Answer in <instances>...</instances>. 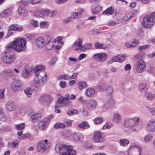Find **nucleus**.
I'll list each match as a JSON object with an SVG mask.
<instances>
[{"mask_svg":"<svg viewBox=\"0 0 155 155\" xmlns=\"http://www.w3.org/2000/svg\"><path fill=\"white\" fill-rule=\"evenodd\" d=\"M78 111L76 109H73L67 112V114L70 116L76 114H78Z\"/></svg>","mask_w":155,"mask_h":155,"instance_id":"8fccbe9b","label":"nucleus"},{"mask_svg":"<svg viewBox=\"0 0 155 155\" xmlns=\"http://www.w3.org/2000/svg\"><path fill=\"white\" fill-rule=\"evenodd\" d=\"M64 135L66 137H71L72 134L70 131L66 130L64 132Z\"/></svg>","mask_w":155,"mask_h":155,"instance_id":"4d7b16f0","label":"nucleus"},{"mask_svg":"<svg viewBox=\"0 0 155 155\" xmlns=\"http://www.w3.org/2000/svg\"><path fill=\"white\" fill-rule=\"evenodd\" d=\"M74 139L77 141L81 140L83 138V136L81 134L75 133L73 135Z\"/></svg>","mask_w":155,"mask_h":155,"instance_id":"473e14b6","label":"nucleus"},{"mask_svg":"<svg viewBox=\"0 0 155 155\" xmlns=\"http://www.w3.org/2000/svg\"><path fill=\"white\" fill-rule=\"evenodd\" d=\"M78 127L84 129L89 127V125L87 122L84 121L78 124Z\"/></svg>","mask_w":155,"mask_h":155,"instance_id":"4c0bfd02","label":"nucleus"},{"mask_svg":"<svg viewBox=\"0 0 155 155\" xmlns=\"http://www.w3.org/2000/svg\"><path fill=\"white\" fill-rule=\"evenodd\" d=\"M114 9L112 7H110L107 8L103 12V15H111L114 12Z\"/></svg>","mask_w":155,"mask_h":155,"instance_id":"c756f323","label":"nucleus"},{"mask_svg":"<svg viewBox=\"0 0 155 155\" xmlns=\"http://www.w3.org/2000/svg\"><path fill=\"white\" fill-rule=\"evenodd\" d=\"M25 127V124L24 123H22L18 124L15 125V127L18 130H21L24 129Z\"/></svg>","mask_w":155,"mask_h":155,"instance_id":"de8ad7c7","label":"nucleus"},{"mask_svg":"<svg viewBox=\"0 0 155 155\" xmlns=\"http://www.w3.org/2000/svg\"><path fill=\"white\" fill-rule=\"evenodd\" d=\"M19 141L18 140H13L12 142H10L8 143V146L12 148H16L18 147L19 145Z\"/></svg>","mask_w":155,"mask_h":155,"instance_id":"c85d7f7f","label":"nucleus"},{"mask_svg":"<svg viewBox=\"0 0 155 155\" xmlns=\"http://www.w3.org/2000/svg\"><path fill=\"white\" fill-rule=\"evenodd\" d=\"M101 7L98 5H95L92 7V12L94 14H97L101 10Z\"/></svg>","mask_w":155,"mask_h":155,"instance_id":"bb28decb","label":"nucleus"},{"mask_svg":"<svg viewBox=\"0 0 155 155\" xmlns=\"http://www.w3.org/2000/svg\"><path fill=\"white\" fill-rule=\"evenodd\" d=\"M87 107L89 110H92L94 109L97 106V102L94 99L89 100L86 103Z\"/></svg>","mask_w":155,"mask_h":155,"instance_id":"dca6fc26","label":"nucleus"},{"mask_svg":"<svg viewBox=\"0 0 155 155\" xmlns=\"http://www.w3.org/2000/svg\"><path fill=\"white\" fill-rule=\"evenodd\" d=\"M139 119V118L137 117L127 119L124 121V126L127 128H131L138 124Z\"/></svg>","mask_w":155,"mask_h":155,"instance_id":"423d86ee","label":"nucleus"},{"mask_svg":"<svg viewBox=\"0 0 155 155\" xmlns=\"http://www.w3.org/2000/svg\"><path fill=\"white\" fill-rule=\"evenodd\" d=\"M106 139L103 133L99 132H95L93 137V140L95 142H103Z\"/></svg>","mask_w":155,"mask_h":155,"instance_id":"6e6552de","label":"nucleus"},{"mask_svg":"<svg viewBox=\"0 0 155 155\" xmlns=\"http://www.w3.org/2000/svg\"><path fill=\"white\" fill-rule=\"evenodd\" d=\"M15 59V55L12 52L8 51L3 52L2 56V61L8 64H11L14 62Z\"/></svg>","mask_w":155,"mask_h":155,"instance_id":"39448f33","label":"nucleus"},{"mask_svg":"<svg viewBox=\"0 0 155 155\" xmlns=\"http://www.w3.org/2000/svg\"><path fill=\"white\" fill-rule=\"evenodd\" d=\"M125 59V57L123 55H118L112 58V59L109 60L108 62L110 64L114 62H122Z\"/></svg>","mask_w":155,"mask_h":155,"instance_id":"2eb2a0df","label":"nucleus"},{"mask_svg":"<svg viewBox=\"0 0 155 155\" xmlns=\"http://www.w3.org/2000/svg\"><path fill=\"white\" fill-rule=\"evenodd\" d=\"M92 45L91 43H87L86 44L84 45H83V48H84V49H83L82 51H84L85 50L87 49H91V48Z\"/></svg>","mask_w":155,"mask_h":155,"instance_id":"864d4df0","label":"nucleus"},{"mask_svg":"<svg viewBox=\"0 0 155 155\" xmlns=\"http://www.w3.org/2000/svg\"><path fill=\"white\" fill-rule=\"evenodd\" d=\"M22 86L21 81L20 80H16L13 82L12 87L14 92H17L21 90Z\"/></svg>","mask_w":155,"mask_h":155,"instance_id":"f8f14e48","label":"nucleus"},{"mask_svg":"<svg viewBox=\"0 0 155 155\" xmlns=\"http://www.w3.org/2000/svg\"><path fill=\"white\" fill-rule=\"evenodd\" d=\"M24 92L28 97H29L31 96L32 91L30 88H27L25 90Z\"/></svg>","mask_w":155,"mask_h":155,"instance_id":"79ce46f5","label":"nucleus"},{"mask_svg":"<svg viewBox=\"0 0 155 155\" xmlns=\"http://www.w3.org/2000/svg\"><path fill=\"white\" fill-rule=\"evenodd\" d=\"M85 94L89 97H93L95 94V91L94 88L89 87L85 91Z\"/></svg>","mask_w":155,"mask_h":155,"instance_id":"4be33fe9","label":"nucleus"},{"mask_svg":"<svg viewBox=\"0 0 155 155\" xmlns=\"http://www.w3.org/2000/svg\"><path fill=\"white\" fill-rule=\"evenodd\" d=\"M47 125V122L44 120H41L38 123V127L40 129L43 130L46 128Z\"/></svg>","mask_w":155,"mask_h":155,"instance_id":"2f4dec72","label":"nucleus"},{"mask_svg":"<svg viewBox=\"0 0 155 155\" xmlns=\"http://www.w3.org/2000/svg\"><path fill=\"white\" fill-rule=\"evenodd\" d=\"M110 45H105L104 44H101L98 42H96L94 44V47L96 48L106 49L109 47Z\"/></svg>","mask_w":155,"mask_h":155,"instance_id":"cd10ccee","label":"nucleus"},{"mask_svg":"<svg viewBox=\"0 0 155 155\" xmlns=\"http://www.w3.org/2000/svg\"><path fill=\"white\" fill-rule=\"evenodd\" d=\"M11 14V11L9 9H6L0 14L1 18L6 17L9 16Z\"/></svg>","mask_w":155,"mask_h":155,"instance_id":"7c9ffc66","label":"nucleus"},{"mask_svg":"<svg viewBox=\"0 0 155 155\" xmlns=\"http://www.w3.org/2000/svg\"><path fill=\"white\" fill-rule=\"evenodd\" d=\"M147 108L152 115L155 116V109L149 107H147Z\"/></svg>","mask_w":155,"mask_h":155,"instance_id":"052dcab7","label":"nucleus"},{"mask_svg":"<svg viewBox=\"0 0 155 155\" xmlns=\"http://www.w3.org/2000/svg\"><path fill=\"white\" fill-rule=\"evenodd\" d=\"M121 145L125 146L129 143V141L127 139H121L120 140Z\"/></svg>","mask_w":155,"mask_h":155,"instance_id":"09e8293b","label":"nucleus"},{"mask_svg":"<svg viewBox=\"0 0 155 155\" xmlns=\"http://www.w3.org/2000/svg\"><path fill=\"white\" fill-rule=\"evenodd\" d=\"M43 11V15H44V17L45 16H50L51 10H45Z\"/></svg>","mask_w":155,"mask_h":155,"instance_id":"69168bd1","label":"nucleus"},{"mask_svg":"<svg viewBox=\"0 0 155 155\" xmlns=\"http://www.w3.org/2000/svg\"><path fill=\"white\" fill-rule=\"evenodd\" d=\"M113 124L110 123H107L104 125L103 127V129L104 130L107 129H110L113 126Z\"/></svg>","mask_w":155,"mask_h":155,"instance_id":"5fc2aeb1","label":"nucleus"},{"mask_svg":"<svg viewBox=\"0 0 155 155\" xmlns=\"http://www.w3.org/2000/svg\"><path fill=\"white\" fill-rule=\"evenodd\" d=\"M139 41L137 40H135L132 43L126 42L125 43V46L128 48H134L137 45Z\"/></svg>","mask_w":155,"mask_h":155,"instance_id":"393cba45","label":"nucleus"},{"mask_svg":"<svg viewBox=\"0 0 155 155\" xmlns=\"http://www.w3.org/2000/svg\"><path fill=\"white\" fill-rule=\"evenodd\" d=\"M72 121L69 119H64L63 122L67 124L68 126H70L71 124Z\"/></svg>","mask_w":155,"mask_h":155,"instance_id":"0e129e2a","label":"nucleus"},{"mask_svg":"<svg viewBox=\"0 0 155 155\" xmlns=\"http://www.w3.org/2000/svg\"><path fill=\"white\" fill-rule=\"evenodd\" d=\"M51 146L50 142L47 140L39 142L37 145V148L40 151L43 152L48 149Z\"/></svg>","mask_w":155,"mask_h":155,"instance_id":"0eeeda50","label":"nucleus"},{"mask_svg":"<svg viewBox=\"0 0 155 155\" xmlns=\"http://www.w3.org/2000/svg\"><path fill=\"white\" fill-rule=\"evenodd\" d=\"M45 69V67L44 66L38 65L35 67L34 72L35 74V75H38V74H41V73L42 72H45L44 71Z\"/></svg>","mask_w":155,"mask_h":155,"instance_id":"aec40b11","label":"nucleus"},{"mask_svg":"<svg viewBox=\"0 0 155 155\" xmlns=\"http://www.w3.org/2000/svg\"><path fill=\"white\" fill-rule=\"evenodd\" d=\"M155 23V12L145 16L142 22L143 26L147 28L151 27Z\"/></svg>","mask_w":155,"mask_h":155,"instance_id":"7ed1b4c3","label":"nucleus"},{"mask_svg":"<svg viewBox=\"0 0 155 155\" xmlns=\"http://www.w3.org/2000/svg\"><path fill=\"white\" fill-rule=\"evenodd\" d=\"M81 15V13L75 12L72 14L71 18L72 19H74L77 18L78 16L80 17Z\"/></svg>","mask_w":155,"mask_h":155,"instance_id":"3c124183","label":"nucleus"},{"mask_svg":"<svg viewBox=\"0 0 155 155\" xmlns=\"http://www.w3.org/2000/svg\"><path fill=\"white\" fill-rule=\"evenodd\" d=\"M9 29L13 31H21L23 28L21 25H12L9 27Z\"/></svg>","mask_w":155,"mask_h":155,"instance_id":"5701e85b","label":"nucleus"},{"mask_svg":"<svg viewBox=\"0 0 155 155\" xmlns=\"http://www.w3.org/2000/svg\"><path fill=\"white\" fill-rule=\"evenodd\" d=\"M69 103V100L64 99V97H61L57 99V104L59 107H61L66 106Z\"/></svg>","mask_w":155,"mask_h":155,"instance_id":"a211bd4d","label":"nucleus"},{"mask_svg":"<svg viewBox=\"0 0 155 155\" xmlns=\"http://www.w3.org/2000/svg\"><path fill=\"white\" fill-rule=\"evenodd\" d=\"M115 102L114 100L110 98L107 100V103L106 104V106L107 107V108H110L114 106Z\"/></svg>","mask_w":155,"mask_h":155,"instance_id":"72a5a7b5","label":"nucleus"},{"mask_svg":"<svg viewBox=\"0 0 155 155\" xmlns=\"http://www.w3.org/2000/svg\"><path fill=\"white\" fill-rule=\"evenodd\" d=\"M113 90L114 88L111 85H109L107 88V91L110 94L113 93Z\"/></svg>","mask_w":155,"mask_h":155,"instance_id":"6e6d98bb","label":"nucleus"},{"mask_svg":"<svg viewBox=\"0 0 155 155\" xmlns=\"http://www.w3.org/2000/svg\"><path fill=\"white\" fill-rule=\"evenodd\" d=\"M46 39L42 37L37 38L35 41V44L39 48H42L45 46L46 43Z\"/></svg>","mask_w":155,"mask_h":155,"instance_id":"4468645a","label":"nucleus"},{"mask_svg":"<svg viewBox=\"0 0 155 155\" xmlns=\"http://www.w3.org/2000/svg\"><path fill=\"white\" fill-rule=\"evenodd\" d=\"M38 22V21H35L33 19H31L30 21L31 24L35 27H37L39 25Z\"/></svg>","mask_w":155,"mask_h":155,"instance_id":"680f3d73","label":"nucleus"},{"mask_svg":"<svg viewBox=\"0 0 155 155\" xmlns=\"http://www.w3.org/2000/svg\"><path fill=\"white\" fill-rule=\"evenodd\" d=\"M142 55H143V53H139V54H138L137 55H136L135 56V57L134 58V59L135 61H136L137 62H138L139 61L141 60H143V57L142 56Z\"/></svg>","mask_w":155,"mask_h":155,"instance_id":"a19ab883","label":"nucleus"},{"mask_svg":"<svg viewBox=\"0 0 155 155\" xmlns=\"http://www.w3.org/2000/svg\"><path fill=\"white\" fill-rule=\"evenodd\" d=\"M121 118V115L118 113H116L114 114L112 120L116 123H118L120 122Z\"/></svg>","mask_w":155,"mask_h":155,"instance_id":"a878e982","label":"nucleus"},{"mask_svg":"<svg viewBox=\"0 0 155 155\" xmlns=\"http://www.w3.org/2000/svg\"><path fill=\"white\" fill-rule=\"evenodd\" d=\"M67 84V83L65 81H62L60 82L59 85L61 88H63L65 87Z\"/></svg>","mask_w":155,"mask_h":155,"instance_id":"bf43d9fd","label":"nucleus"},{"mask_svg":"<svg viewBox=\"0 0 155 155\" xmlns=\"http://www.w3.org/2000/svg\"><path fill=\"white\" fill-rule=\"evenodd\" d=\"M46 41L45 45V48L47 50H50L53 48L54 45V44L56 40L50 35L46 36Z\"/></svg>","mask_w":155,"mask_h":155,"instance_id":"1a4fd4ad","label":"nucleus"},{"mask_svg":"<svg viewBox=\"0 0 155 155\" xmlns=\"http://www.w3.org/2000/svg\"><path fill=\"white\" fill-rule=\"evenodd\" d=\"M87 84L85 82L81 81L78 83V87L80 90H82L84 88L87 87Z\"/></svg>","mask_w":155,"mask_h":155,"instance_id":"58836bf2","label":"nucleus"},{"mask_svg":"<svg viewBox=\"0 0 155 155\" xmlns=\"http://www.w3.org/2000/svg\"><path fill=\"white\" fill-rule=\"evenodd\" d=\"M152 137L150 135L147 134L145 137L144 140L145 142L147 143L152 141Z\"/></svg>","mask_w":155,"mask_h":155,"instance_id":"49530a36","label":"nucleus"},{"mask_svg":"<svg viewBox=\"0 0 155 155\" xmlns=\"http://www.w3.org/2000/svg\"><path fill=\"white\" fill-rule=\"evenodd\" d=\"M26 41L22 38H17L13 42L8 45L7 48H13L17 52L25 51V48Z\"/></svg>","mask_w":155,"mask_h":155,"instance_id":"f03ea898","label":"nucleus"},{"mask_svg":"<svg viewBox=\"0 0 155 155\" xmlns=\"http://www.w3.org/2000/svg\"><path fill=\"white\" fill-rule=\"evenodd\" d=\"M58 79L59 80L61 79H64L65 80H68L70 79V76L67 74H65L60 76L58 77Z\"/></svg>","mask_w":155,"mask_h":155,"instance_id":"c03bdc74","label":"nucleus"},{"mask_svg":"<svg viewBox=\"0 0 155 155\" xmlns=\"http://www.w3.org/2000/svg\"><path fill=\"white\" fill-rule=\"evenodd\" d=\"M66 127V125L61 123H57L55 124L54 125V127L55 129H58V128H64Z\"/></svg>","mask_w":155,"mask_h":155,"instance_id":"37998d69","label":"nucleus"},{"mask_svg":"<svg viewBox=\"0 0 155 155\" xmlns=\"http://www.w3.org/2000/svg\"><path fill=\"white\" fill-rule=\"evenodd\" d=\"M29 134L28 133H26L20 137L19 139L21 140H23L25 139L26 137L29 136Z\"/></svg>","mask_w":155,"mask_h":155,"instance_id":"338daca9","label":"nucleus"},{"mask_svg":"<svg viewBox=\"0 0 155 155\" xmlns=\"http://www.w3.org/2000/svg\"><path fill=\"white\" fill-rule=\"evenodd\" d=\"M145 94L147 98L149 100H152L154 97L153 95H152L149 92L147 93V92H146V93Z\"/></svg>","mask_w":155,"mask_h":155,"instance_id":"13d9d810","label":"nucleus"},{"mask_svg":"<svg viewBox=\"0 0 155 155\" xmlns=\"http://www.w3.org/2000/svg\"><path fill=\"white\" fill-rule=\"evenodd\" d=\"M147 129L150 132L155 131V120H150L147 124Z\"/></svg>","mask_w":155,"mask_h":155,"instance_id":"6ab92c4d","label":"nucleus"},{"mask_svg":"<svg viewBox=\"0 0 155 155\" xmlns=\"http://www.w3.org/2000/svg\"><path fill=\"white\" fill-rule=\"evenodd\" d=\"M52 98L50 96L47 94L44 95L40 96L38 101L41 104H43L45 103H49L51 102Z\"/></svg>","mask_w":155,"mask_h":155,"instance_id":"ddd939ff","label":"nucleus"},{"mask_svg":"<svg viewBox=\"0 0 155 155\" xmlns=\"http://www.w3.org/2000/svg\"><path fill=\"white\" fill-rule=\"evenodd\" d=\"M57 14V12L56 11H51L50 15L51 17H54L56 16Z\"/></svg>","mask_w":155,"mask_h":155,"instance_id":"774afa93","label":"nucleus"},{"mask_svg":"<svg viewBox=\"0 0 155 155\" xmlns=\"http://www.w3.org/2000/svg\"><path fill=\"white\" fill-rule=\"evenodd\" d=\"M43 10H36L35 11L34 15L36 17H37L44 18V15H43Z\"/></svg>","mask_w":155,"mask_h":155,"instance_id":"ea45409f","label":"nucleus"},{"mask_svg":"<svg viewBox=\"0 0 155 155\" xmlns=\"http://www.w3.org/2000/svg\"><path fill=\"white\" fill-rule=\"evenodd\" d=\"M146 84L144 83H141L139 84V89L143 92L146 93L147 92V88L146 87Z\"/></svg>","mask_w":155,"mask_h":155,"instance_id":"c9c22d12","label":"nucleus"},{"mask_svg":"<svg viewBox=\"0 0 155 155\" xmlns=\"http://www.w3.org/2000/svg\"><path fill=\"white\" fill-rule=\"evenodd\" d=\"M146 64L143 60H141L137 62L136 64V70L138 73H141L144 71L146 68Z\"/></svg>","mask_w":155,"mask_h":155,"instance_id":"9b49d317","label":"nucleus"},{"mask_svg":"<svg viewBox=\"0 0 155 155\" xmlns=\"http://www.w3.org/2000/svg\"><path fill=\"white\" fill-rule=\"evenodd\" d=\"M82 39L80 38H78L73 45V47L75 48V50L82 51L84 48H83V45H82Z\"/></svg>","mask_w":155,"mask_h":155,"instance_id":"f3484780","label":"nucleus"},{"mask_svg":"<svg viewBox=\"0 0 155 155\" xmlns=\"http://www.w3.org/2000/svg\"><path fill=\"white\" fill-rule=\"evenodd\" d=\"M107 55L105 53H99L94 54L93 58L98 62H104L107 59Z\"/></svg>","mask_w":155,"mask_h":155,"instance_id":"9d476101","label":"nucleus"},{"mask_svg":"<svg viewBox=\"0 0 155 155\" xmlns=\"http://www.w3.org/2000/svg\"><path fill=\"white\" fill-rule=\"evenodd\" d=\"M6 108L9 111H11L15 108V106L14 102L12 101H9L6 103Z\"/></svg>","mask_w":155,"mask_h":155,"instance_id":"412c9836","label":"nucleus"},{"mask_svg":"<svg viewBox=\"0 0 155 155\" xmlns=\"http://www.w3.org/2000/svg\"><path fill=\"white\" fill-rule=\"evenodd\" d=\"M35 76L34 83L37 88H40L46 83L47 75L45 72H42L41 74Z\"/></svg>","mask_w":155,"mask_h":155,"instance_id":"20e7f679","label":"nucleus"},{"mask_svg":"<svg viewBox=\"0 0 155 155\" xmlns=\"http://www.w3.org/2000/svg\"><path fill=\"white\" fill-rule=\"evenodd\" d=\"M31 71L27 68H25L21 74L22 76L24 78H26L29 76L30 72Z\"/></svg>","mask_w":155,"mask_h":155,"instance_id":"f704fd0d","label":"nucleus"},{"mask_svg":"<svg viewBox=\"0 0 155 155\" xmlns=\"http://www.w3.org/2000/svg\"><path fill=\"white\" fill-rule=\"evenodd\" d=\"M73 148L71 145L58 144L56 145L55 150L60 155H75L77 152Z\"/></svg>","mask_w":155,"mask_h":155,"instance_id":"f257e3e1","label":"nucleus"},{"mask_svg":"<svg viewBox=\"0 0 155 155\" xmlns=\"http://www.w3.org/2000/svg\"><path fill=\"white\" fill-rule=\"evenodd\" d=\"M41 117V115L35 113L31 116L32 121L33 122H37L39 118Z\"/></svg>","mask_w":155,"mask_h":155,"instance_id":"e433bc0d","label":"nucleus"},{"mask_svg":"<svg viewBox=\"0 0 155 155\" xmlns=\"http://www.w3.org/2000/svg\"><path fill=\"white\" fill-rule=\"evenodd\" d=\"M18 10L19 15L22 17H25L28 15L27 10L24 7H20Z\"/></svg>","mask_w":155,"mask_h":155,"instance_id":"b1692460","label":"nucleus"},{"mask_svg":"<svg viewBox=\"0 0 155 155\" xmlns=\"http://www.w3.org/2000/svg\"><path fill=\"white\" fill-rule=\"evenodd\" d=\"M103 121L102 118L98 117L95 119L94 122L95 124H100L103 122Z\"/></svg>","mask_w":155,"mask_h":155,"instance_id":"603ef678","label":"nucleus"},{"mask_svg":"<svg viewBox=\"0 0 155 155\" xmlns=\"http://www.w3.org/2000/svg\"><path fill=\"white\" fill-rule=\"evenodd\" d=\"M6 120V117L4 114L3 111L0 110V120L5 121Z\"/></svg>","mask_w":155,"mask_h":155,"instance_id":"a18cd8bd","label":"nucleus"},{"mask_svg":"<svg viewBox=\"0 0 155 155\" xmlns=\"http://www.w3.org/2000/svg\"><path fill=\"white\" fill-rule=\"evenodd\" d=\"M150 47L148 45H143L139 46L138 47L139 50H142L148 48Z\"/></svg>","mask_w":155,"mask_h":155,"instance_id":"e2e57ef3","label":"nucleus"}]
</instances>
